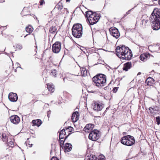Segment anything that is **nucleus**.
<instances>
[{
  "label": "nucleus",
  "mask_w": 160,
  "mask_h": 160,
  "mask_svg": "<svg viewBox=\"0 0 160 160\" xmlns=\"http://www.w3.org/2000/svg\"><path fill=\"white\" fill-rule=\"evenodd\" d=\"M8 137L5 133H3L2 135V139L3 142H8Z\"/></svg>",
  "instance_id": "obj_22"
},
{
  "label": "nucleus",
  "mask_w": 160,
  "mask_h": 160,
  "mask_svg": "<svg viewBox=\"0 0 160 160\" xmlns=\"http://www.w3.org/2000/svg\"><path fill=\"white\" fill-rule=\"evenodd\" d=\"M50 111H49L48 112L47 114H48V117H49V114H50Z\"/></svg>",
  "instance_id": "obj_43"
},
{
  "label": "nucleus",
  "mask_w": 160,
  "mask_h": 160,
  "mask_svg": "<svg viewBox=\"0 0 160 160\" xmlns=\"http://www.w3.org/2000/svg\"><path fill=\"white\" fill-rule=\"evenodd\" d=\"M156 119L157 122V123L158 125L160 124V117H156Z\"/></svg>",
  "instance_id": "obj_34"
},
{
  "label": "nucleus",
  "mask_w": 160,
  "mask_h": 160,
  "mask_svg": "<svg viewBox=\"0 0 160 160\" xmlns=\"http://www.w3.org/2000/svg\"><path fill=\"white\" fill-rule=\"evenodd\" d=\"M72 149V145L71 144L66 143L64 147V151L65 152L70 151Z\"/></svg>",
  "instance_id": "obj_18"
},
{
  "label": "nucleus",
  "mask_w": 160,
  "mask_h": 160,
  "mask_svg": "<svg viewBox=\"0 0 160 160\" xmlns=\"http://www.w3.org/2000/svg\"><path fill=\"white\" fill-rule=\"evenodd\" d=\"M8 98L11 102H16L18 99V97L17 94L13 92H10L9 93Z\"/></svg>",
  "instance_id": "obj_12"
},
{
  "label": "nucleus",
  "mask_w": 160,
  "mask_h": 160,
  "mask_svg": "<svg viewBox=\"0 0 160 160\" xmlns=\"http://www.w3.org/2000/svg\"><path fill=\"white\" fill-rule=\"evenodd\" d=\"M44 0H40V1L39 2L40 3V5H43V3L44 2Z\"/></svg>",
  "instance_id": "obj_40"
},
{
  "label": "nucleus",
  "mask_w": 160,
  "mask_h": 160,
  "mask_svg": "<svg viewBox=\"0 0 160 160\" xmlns=\"http://www.w3.org/2000/svg\"><path fill=\"white\" fill-rule=\"evenodd\" d=\"M51 160H59V159L56 157H53L52 158Z\"/></svg>",
  "instance_id": "obj_39"
},
{
  "label": "nucleus",
  "mask_w": 160,
  "mask_h": 160,
  "mask_svg": "<svg viewBox=\"0 0 160 160\" xmlns=\"http://www.w3.org/2000/svg\"><path fill=\"white\" fill-rule=\"evenodd\" d=\"M100 17L98 14L93 12V15H92L88 18V21L91 25H93L96 23L98 21Z\"/></svg>",
  "instance_id": "obj_7"
},
{
  "label": "nucleus",
  "mask_w": 160,
  "mask_h": 160,
  "mask_svg": "<svg viewBox=\"0 0 160 160\" xmlns=\"http://www.w3.org/2000/svg\"><path fill=\"white\" fill-rule=\"evenodd\" d=\"M118 87H115L113 88V91L114 92H116L117 91L118 89Z\"/></svg>",
  "instance_id": "obj_38"
},
{
  "label": "nucleus",
  "mask_w": 160,
  "mask_h": 160,
  "mask_svg": "<svg viewBox=\"0 0 160 160\" xmlns=\"http://www.w3.org/2000/svg\"><path fill=\"white\" fill-rule=\"evenodd\" d=\"M106 88H106V87H105V88H104V89L106 90Z\"/></svg>",
  "instance_id": "obj_49"
},
{
  "label": "nucleus",
  "mask_w": 160,
  "mask_h": 160,
  "mask_svg": "<svg viewBox=\"0 0 160 160\" xmlns=\"http://www.w3.org/2000/svg\"><path fill=\"white\" fill-rule=\"evenodd\" d=\"M111 34L116 38H118L120 35V34L118 29L115 27H112L109 29Z\"/></svg>",
  "instance_id": "obj_8"
},
{
  "label": "nucleus",
  "mask_w": 160,
  "mask_h": 160,
  "mask_svg": "<svg viewBox=\"0 0 160 160\" xmlns=\"http://www.w3.org/2000/svg\"><path fill=\"white\" fill-rule=\"evenodd\" d=\"M104 158V156H100L97 158L95 155H92L90 156H87L85 159L87 160H105Z\"/></svg>",
  "instance_id": "obj_10"
},
{
  "label": "nucleus",
  "mask_w": 160,
  "mask_h": 160,
  "mask_svg": "<svg viewBox=\"0 0 160 160\" xmlns=\"http://www.w3.org/2000/svg\"><path fill=\"white\" fill-rule=\"evenodd\" d=\"M81 74L82 76H85L87 75V71L84 67H82L80 68Z\"/></svg>",
  "instance_id": "obj_19"
},
{
  "label": "nucleus",
  "mask_w": 160,
  "mask_h": 160,
  "mask_svg": "<svg viewBox=\"0 0 160 160\" xmlns=\"http://www.w3.org/2000/svg\"><path fill=\"white\" fill-rule=\"evenodd\" d=\"M73 129V128L71 127H69L66 128V130L69 132H71Z\"/></svg>",
  "instance_id": "obj_33"
},
{
  "label": "nucleus",
  "mask_w": 160,
  "mask_h": 160,
  "mask_svg": "<svg viewBox=\"0 0 160 160\" xmlns=\"http://www.w3.org/2000/svg\"><path fill=\"white\" fill-rule=\"evenodd\" d=\"M32 144H31V146H30V147H32Z\"/></svg>",
  "instance_id": "obj_48"
},
{
  "label": "nucleus",
  "mask_w": 160,
  "mask_h": 160,
  "mask_svg": "<svg viewBox=\"0 0 160 160\" xmlns=\"http://www.w3.org/2000/svg\"><path fill=\"white\" fill-rule=\"evenodd\" d=\"M79 113L78 112H74L72 116V120L73 122H76L78 119Z\"/></svg>",
  "instance_id": "obj_14"
},
{
  "label": "nucleus",
  "mask_w": 160,
  "mask_h": 160,
  "mask_svg": "<svg viewBox=\"0 0 160 160\" xmlns=\"http://www.w3.org/2000/svg\"><path fill=\"white\" fill-rule=\"evenodd\" d=\"M11 122L15 124H18L20 121V119L19 117L17 115H12L10 118Z\"/></svg>",
  "instance_id": "obj_11"
},
{
  "label": "nucleus",
  "mask_w": 160,
  "mask_h": 160,
  "mask_svg": "<svg viewBox=\"0 0 160 160\" xmlns=\"http://www.w3.org/2000/svg\"><path fill=\"white\" fill-rule=\"evenodd\" d=\"M158 3L160 5V0H159L158 2Z\"/></svg>",
  "instance_id": "obj_45"
},
{
  "label": "nucleus",
  "mask_w": 160,
  "mask_h": 160,
  "mask_svg": "<svg viewBox=\"0 0 160 160\" xmlns=\"http://www.w3.org/2000/svg\"><path fill=\"white\" fill-rule=\"evenodd\" d=\"M133 9V8H132V9H130V10H129V11H128L126 12V14H127V15H128V14H129V13H130V11L132 10V9Z\"/></svg>",
  "instance_id": "obj_42"
},
{
  "label": "nucleus",
  "mask_w": 160,
  "mask_h": 160,
  "mask_svg": "<svg viewBox=\"0 0 160 160\" xmlns=\"http://www.w3.org/2000/svg\"><path fill=\"white\" fill-rule=\"evenodd\" d=\"M52 50L55 53H58L61 49V43L59 42H55L52 45Z\"/></svg>",
  "instance_id": "obj_9"
},
{
  "label": "nucleus",
  "mask_w": 160,
  "mask_h": 160,
  "mask_svg": "<svg viewBox=\"0 0 160 160\" xmlns=\"http://www.w3.org/2000/svg\"><path fill=\"white\" fill-rule=\"evenodd\" d=\"M149 19L152 23V26L154 30H157L160 28V9H154L149 18L146 15H143L141 19L142 25L146 26Z\"/></svg>",
  "instance_id": "obj_1"
},
{
  "label": "nucleus",
  "mask_w": 160,
  "mask_h": 160,
  "mask_svg": "<svg viewBox=\"0 0 160 160\" xmlns=\"http://www.w3.org/2000/svg\"><path fill=\"white\" fill-rule=\"evenodd\" d=\"M48 89L49 91L51 92H54V86L52 84H47Z\"/></svg>",
  "instance_id": "obj_21"
},
{
  "label": "nucleus",
  "mask_w": 160,
  "mask_h": 160,
  "mask_svg": "<svg viewBox=\"0 0 160 160\" xmlns=\"http://www.w3.org/2000/svg\"><path fill=\"white\" fill-rule=\"evenodd\" d=\"M154 109V108H153L151 107L149 108V110L150 111V112L152 114L153 113L154 111L155 110Z\"/></svg>",
  "instance_id": "obj_35"
},
{
  "label": "nucleus",
  "mask_w": 160,
  "mask_h": 160,
  "mask_svg": "<svg viewBox=\"0 0 160 160\" xmlns=\"http://www.w3.org/2000/svg\"><path fill=\"white\" fill-rule=\"evenodd\" d=\"M70 0H66V2H69L70 1Z\"/></svg>",
  "instance_id": "obj_46"
},
{
  "label": "nucleus",
  "mask_w": 160,
  "mask_h": 160,
  "mask_svg": "<svg viewBox=\"0 0 160 160\" xmlns=\"http://www.w3.org/2000/svg\"><path fill=\"white\" fill-rule=\"evenodd\" d=\"M141 74V72H138V75H140V74Z\"/></svg>",
  "instance_id": "obj_44"
},
{
  "label": "nucleus",
  "mask_w": 160,
  "mask_h": 160,
  "mask_svg": "<svg viewBox=\"0 0 160 160\" xmlns=\"http://www.w3.org/2000/svg\"><path fill=\"white\" fill-rule=\"evenodd\" d=\"M16 47L19 50L22 49V45L20 44L17 45Z\"/></svg>",
  "instance_id": "obj_36"
},
{
  "label": "nucleus",
  "mask_w": 160,
  "mask_h": 160,
  "mask_svg": "<svg viewBox=\"0 0 160 160\" xmlns=\"http://www.w3.org/2000/svg\"><path fill=\"white\" fill-rule=\"evenodd\" d=\"M68 11L67 9L66 8H64V13H66V14L68 13Z\"/></svg>",
  "instance_id": "obj_41"
},
{
  "label": "nucleus",
  "mask_w": 160,
  "mask_h": 160,
  "mask_svg": "<svg viewBox=\"0 0 160 160\" xmlns=\"http://www.w3.org/2000/svg\"><path fill=\"white\" fill-rule=\"evenodd\" d=\"M100 137V134L97 130H94L92 131L89 134V138L94 141L98 140Z\"/></svg>",
  "instance_id": "obj_6"
},
{
  "label": "nucleus",
  "mask_w": 160,
  "mask_h": 160,
  "mask_svg": "<svg viewBox=\"0 0 160 160\" xmlns=\"http://www.w3.org/2000/svg\"><path fill=\"white\" fill-rule=\"evenodd\" d=\"M57 8H58V10L62 9V3H59L57 5Z\"/></svg>",
  "instance_id": "obj_30"
},
{
  "label": "nucleus",
  "mask_w": 160,
  "mask_h": 160,
  "mask_svg": "<svg viewBox=\"0 0 160 160\" xmlns=\"http://www.w3.org/2000/svg\"><path fill=\"white\" fill-rule=\"evenodd\" d=\"M158 44H157V45H158V46H159V45H158Z\"/></svg>",
  "instance_id": "obj_50"
},
{
  "label": "nucleus",
  "mask_w": 160,
  "mask_h": 160,
  "mask_svg": "<svg viewBox=\"0 0 160 160\" xmlns=\"http://www.w3.org/2000/svg\"><path fill=\"white\" fill-rule=\"evenodd\" d=\"M154 80L152 78H147V79L146 80L145 82L146 84H148V85H149V83H152L153 82Z\"/></svg>",
  "instance_id": "obj_24"
},
{
  "label": "nucleus",
  "mask_w": 160,
  "mask_h": 160,
  "mask_svg": "<svg viewBox=\"0 0 160 160\" xmlns=\"http://www.w3.org/2000/svg\"><path fill=\"white\" fill-rule=\"evenodd\" d=\"M116 54L119 58L129 60L132 56L131 50L128 47L118 46L116 49Z\"/></svg>",
  "instance_id": "obj_2"
},
{
  "label": "nucleus",
  "mask_w": 160,
  "mask_h": 160,
  "mask_svg": "<svg viewBox=\"0 0 160 160\" xmlns=\"http://www.w3.org/2000/svg\"><path fill=\"white\" fill-rule=\"evenodd\" d=\"M92 80L95 85L101 88L105 85L106 79V76L103 74L98 75L93 77Z\"/></svg>",
  "instance_id": "obj_3"
},
{
  "label": "nucleus",
  "mask_w": 160,
  "mask_h": 160,
  "mask_svg": "<svg viewBox=\"0 0 160 160\" xmlns=\"http://www.w3.org/2000/svg\"><path fill=\"white\" fill-rule=\"evenodd\" d=\"M135 142L134 137L130 135L123 137L121 140V142L122 144L128 146L132 145L134 144Z\"/></svg>",
  "instance_id": "obj_5"
},
{
  "label": "nucleus",
  "mask_w": 160,
  "mask_h": 160,
  "mask_svg": "<svg viewBox=\"0 0 160 160\" xmlns=\"http://www.w3.org/2000/svg\"><path fill=\"white\" fill-rule=\"evenodd\" d=\"M103 108L102 104L100 103H95L93 109L95 111H98L102 110Z\"/></svg>",
  "instance_id": "obj_13"
},
{
  "label": "nucleus",
  "mask_w": 160,
  "mask_h": 160,
  "mask_svg": "<svg viewBox=\"0 0 160 160\" xmlns=\"http://www.w3.org/2000/svg\"><path fill=\"white\" fill-rule=\"evenodd\" d=\"M57 72L56 71L55 69L53 70L52 71L51 73V75L53 76H54V77H56V75Z\"/></svg>",
  "instance_id": "obj_28"
},
{
  "label": "nucleus",
  "mask_w": 160,
  "mask_h": 160,
  "mask_svg": "<svg viewBox=\"0 0 160 160\" xmlns=\"http://www.w3.org/2000/svg\"><path fill=\"white\" fill-rule=\"evenodd\" d=\"M32 123L33 126H37L39 127L41 124L42 122L41 120L37 119L33 120Z\"/></svg>",
  "instance_id": "obj_16"
},
{
  "label": "nucleus",
  "mask_w": 160,
  "mask_h": 160,
  "mask_svg": "<svg viewBox=\"0 0 160 160\" xmlns=\"http://www.w3.org/2000/svg\"><path fill=\"white\" fill-rule=\"evenodd\" d=\"M25 30L26 32L30 33L33 31V28L31 26L29 25L26 28Z\"/></svg>",
  "instance_id": "obj_20"
},
{
  "label": "nucleus",
  "mask_w": 160,
  "mask_h": 160,
  "mask_svg": "<svg viewBox=\"0 0 160 160\" xmlns=\"http://www.w3.org/2000/svg\"><path fill=\"white\" fill-rule=\"evenodd\" d=\"M65 139H60V145L61 147L63 146V145L64 142L65 140Z\"/></svg>",
  "instance_id": "obj_31"
},
{
  "label": "nucleus",
  "mask_w": 160,
  "mask_h": 160,
  "mask_svg": "<svg viewBox=\"0 0 160 160\" xmlns=\"http://www.w3.org/2000/svg\"><path fill=\"white\" fill-rule=\"evenodd\" d=\"M140 59L143 61H145L146 60V59L145 58V56L144 54H142L140 55Z\"/></svg>",
  "instance_id": "obj_27"
},
{
  "label": "nucleus",
  "mask_w": 160,
  "mask_h": 160,
  "mask_svg": "<svg viewBox=\"0 0 160 160\" xmlns=\"http://www.w3.org/2000/svg\"><path fill=\"white\" fill-rule=\"evenodd\" d=\"M132 67V63L131 62H126L124 64L123 68V70L128 71V69H130Z\"/></svg>",
  "instance_id": "obj_17"
},
{
  "label": "nucleus",
  "mask_w": 160,
  "mask_h": 160,
  "mask_svg": "<svg viewBox=\"0 0 160 160\" xmlns=\"http://www.w3.org/2000/svg\"><path fill=\"white\" fill-rule=\"evenodd\" d=\"M8 146L11 148L13 147L14 146V143L12 141H9L8 143Z\"/></svg>",
  "instance_id": "obj_29"
},
{
  "label": "nucleus",
  "mask_w": 160,
  "mask_h": 160,
  "mask_svg": "<svg viewBox=\"0 0 160 160\" xmlns=\"http://www.w3.org/2000/svg\"><path fill=\"white\" fill-rule=\"evenodd\" d=\"M70 134L69 133L68 135L67 136H65V135H62V134H61L59 133V138L60 139H64L65 137V139H66L68 137L69 135Z\"/></svg>",
  "instance_id": "obj_26"
},
{
  "label": "nucleus",
  "mask_w": 160,
  "mask_h": 160,
  "mask_svg": "<svg viewBox=\"0 0 160 160\" xmlns=\"http://www.w3.org/2000/svg\"><path fill=\"white\" fill-rule=\"evenodd\" d=\"M66 132L65 130L64 129H63L59 133L61 134H62V135H66Z\"/></svg>",
  "instance_id": "obj_32"
},
{
  "label": "nucleus",
  "mask_w": 160,
  "mask_h": 160,
  "mask_svg": "<svg viewBox=\"0 0 160 160\" xmlns=\"http://www.w3.org/2000/svg\"><path fill=\"white\" fill-rule=\"evenodd\" d=\"M144 54L145 56V58L146 59V60H147V58L150 57V54L149 53H146L145 54Z\"/></svg>",
  "instance_id": "obj_37"
},
{
  "label": "nucleus",
  "mask_w": 160,
  "mask_h": 160,
  "mask_svg": "<svg viewBox=\"0 0 160 160\" xmlns=\"http://www.w3.org/2000/svg\"><path fill=\"white\" fill-rule=\"evenodd\" d=\"M57 30V28L56 27L54 26H52L49 29V32L50 33H55Z\"/></svg>",
  "instance_id": "obj_23"
},
{
  "label": "nucleus",
  "mask_w": 160,
  "mask_h": 160,
  "mask_svg": "<svg viewBox=\"0 0 160 160\" xmlns=\"http://www.w3.org/2000/svg\"><path fill=\"white\" fill-rule=\"evenodd\" d=\"M28 35V34L26 35V36H24V38L26 37Z\"/></svg>",
  "instance_id": "obj_47"
},
{
  "label": "nucleus",
  "mask_w": 160,
  "mask_h": 160,
  "mask_svg": "<svg viewBox=\"0 0 160 160\" xmlns=\"http://www.w3.org/2000/svg\"><path fill=\"white\" fill-rule=\"evenodd\" d=\"M82 27L81 24H74L72 29L73 35L76 38H80L82 35Z\"/></svg>",
  "instance_id": "obj_4"
},
{
  "label": "nucleus",
  "mask_w": 160,
  "mask_h": 160,
  "mask_svg": "<svg viewBox=\"0 0 160 160\" xmlns=\"http://www.w3.org/2000/svg\"><path fill=\"white\" fill-rule=\"evenodd\" d=\"M94 125L93 124H87L84 128V129L85 132H89L88 131L92 130L94 128Z\"/></svg>",
  "instance_id": "obj_15"
},
{
  "label": "nucleus",
  "mask_w": 160,
  "mask_h": 160,
  "mask_svg": "<svg viewBox=\"0 0 160 160\" xmlns=\"http://www.w3.org/2000/svg\"><path fill=\"white\" fill-rule=\"evenodd\" d=\"M86 17L88 18L89 17H91V16L92 15H93V13L91 11H88L86 12Z\"/></svg>",
  "instance_id": "obj_25"
}]
</instances>
